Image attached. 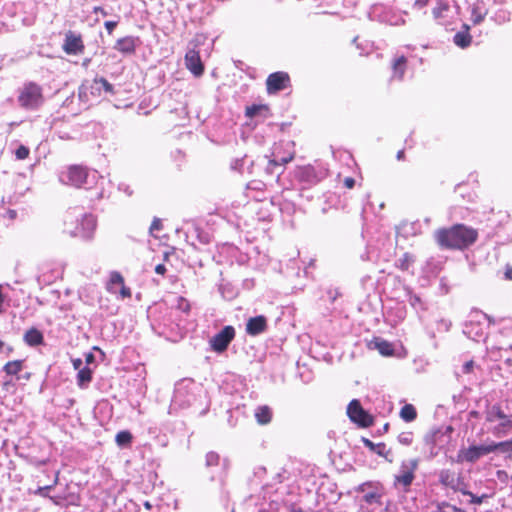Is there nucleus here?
<instances>
[{"mask_svg": "<svg viewBox=\"0 0 512 512\" xmlns=\"http://www.w3.org/2000/svg\"><path fill=\"white\" fill-rule=\"evenodd\" d=\"M488 9L484 0H476L471 6V20L474 25L480 24L486 17Z\"/></svg>", "mask_w": 512, "mask_h": 512, "instance_id": "obj_26", "label": "nucleus"}, {"mask_svg": "<svg viewBox=\"0 0 512 512\" xmlns=\"http://www.w3.org/2000/svg\"><path fill=\"white\" fill-rule=\"evenodd\" d=\"M462 493L464 495L470 496L471 499H470L469 503L475 504V505L481 504L483 502V500L487 497V494H482L481 496H477L468 490H462Z\"/></svg>", "mask_w": 512, "mask_h": 512, "instance_id": "obj_53", "label": "nucleus"}, {"mask_svg": "<svg viewBox=\"0 0 512 512\" xmlns=\"http://www.w3.org/2000/svg\"><path fill=\"white\" fill-rule=\"evenodd\" d=\"M400 418L406 422H413L417 418V410L412 404H405L400 410Z\"/></svg>", "mask_w": 512, "mask_h": 512, "instance_id": "obj_39", "label": "nucleus"}, {"mask_svg": "<svg viewBox=\"0 0 512 512\" xmlns=\"http://www.w3.org/2000/svg\"><path fill=\"white\" fill-rule=\"evenodd\" d=\"M193 233L196 235L197 237V240L201 243V244H209L211 242V234L205 230H203L202 228L200 227H195L193 229Z\"/></svg>", "mask_w": 512, "mask_h": 512, "instance_id": "obj_48", "label": "nucleus"}, {"mask_svg": "<svg viewBox=\"0 0 512 512\" xmlns=\"http://www.w3.org/2000/svg\"><path fill=\"white\" fill-rule=\"evenodd\" d=\"M481 320H487L488 325L494 324L492 317L475 309L471 312L470 319L464 323L463 334L475 342L485 341L487 339V332Z\"/></svg>", "mask_w": 512, "mask_h": 512, "instance_id": "obj_6", "label": "nucleus"}, {"mask_svg": "<svg viewBox=\"0 0 512 512\" xmlns=\"http://www.w3.org/2000/svg\"><path fill=\"white\" fill-rule=\"evenodd\" d=\"M474 364L473 360L466 361L462 366V372L464 374H470L473 371Z\"/></svg>", "mask_w": 512, "mask_h": 512, "instance_id": "obj_64", "label": "nucleus"}, {"mask_svg": "<svg viewBox=\"0 0 512 512\" xmlns=\"http://www.w3.org/2000/svg\"><path fill=\"white\" fill-rule=\"evenodd\" d=\"M65 498V506H79L80 505V496L78 493L74 492H64Z\"/></svg>", "mask_w": 512, "mask_h": 512, "instance_id": "obj_51", "label": "nucleus"}, {"mask_svg": "<svg viewBox=\"0 0 512 512\" xmlns=\"http://www.w3.org/2000/svg\"><path fill=\"white\" fill-rule=\"evenodd\" d=\"M454 192L459 195L464 202L471 203L474 201L475 193L468 188L465 182L458 183L454 188Z\"/></svg>", "mask_w": 512, "mask_h": 512, "instance_id": "obj_34", "label": "nucleus"}, {"mask_svg": "<svg viewBox=\"0 0 512 512\" xmlns=\"http://www.w3.org/2000/svg\"><path fill=\"white\" fill-rule=\"evenodd\" d=\"M89 86H90V81L85 80L78 87V98L81 102L87 103L89 101L88 94L91 95V89L89 88Z\"/></svg>", "mask_w": 512, "mask_h": 512, "instance_id": "obj_45", "label": "nucleus"}, {"mask_svg": "<svg viewBox=\"0 0 512 512\" xmlns=\"http://www.w3.org/2000/svg\"><path fill=\"white\" fill-rule=\"evenodd\" d=\"M49 499L53 502V504H55L57 506H60V507L65 506L64 492L55 494V495H50Z\"/></svg>", "mask_w": 512, "mask_h": 512, "instance_id": "obj_57", "label": "nucleus"}, {"mask_svg": "<svg viewBox=\"0 0 512 512\" xmlns=\"http://www.w3.org/2000/svg\"><path fill=\"white\" fill-rule=\"evenodd\" d=\"M163 228V225H162V221L160 218H157V217H154L151 225H150V228H149V232L150 234L153 235V232L154 231H160L161 229Z\"/></svg>", "mask_w": 512, "mask_h": 512, "instance_id": "obj_60", "label": "nucleus"}, {"mask_svg": "<svg viewBox=\"0 0 512 512\" xmlns=\"http://www.w3.org/2000/svg\"><path fill=\"white\" fill-rule=\"evenodd\" d=\"M407 296H408V302L409 304L416 310V311H424L426 310V305L421 299V297L417 294H414L411 289H407Z\"/></svg>", "mask_w": 512, "mask_h": 512, "instance_id": "obj_41", "label": "nucleus"}, {"mask_svg": "<svg viewBox=\"0 0 512 512\" xmlns=\"http://www.w3.org/2000/svg\"><path fill=\"white\" fill-rule=\"evenodd\" d=\"M486 421L494 422L496 419H506V414L503 412L500 404L490 405V401L485 402Z\"/></svg>", "mask_w": 512, "mask_h": 512, "instance_id": "obj_30", "label": "nucleus"}, {"mask_svg": "<svg viewBox=\"0 0 512 512\" xmlns=\"http://www.w3.org/2000/svg\"><path fill=\"white\" fill-rule=\"evenodd\" d=\"M93 378V370L84 366L82 369H79L76 376L77 385L81 389H85L89 386Z\"/></svg>", "mask_w": 512, "mask_h": 512, "instance_id": "obj_32", "label": "nucleus"}, {"mask_svg": "<svg viewBox=\"0 0 512 512\" xmlns=\"http://www.w3.org/2000/svg\"><path fill=\"white\" fill-rule=\"evenodd\" d=\"M23 340L28 346L36 347L44 344V335L38 328L31 327L25 332Z\"/></svg>", "mask_w": 512, "mask_h": 512, "instance_id": "obj_27", "label": "nucleus"}, {"mask_svg": "<svg viewBox=\"0 0 512 512\" xmlns=\"http://www.w3.org/2000/svg\"><path fill=\"white\" fill-rule=\"evenodd\" d=\"M353 492L360 494L356 496L355 500L367 506H383V499L387 494V488L379 480H368L355 486L352 490L348 491V495Z\"/></svg>", "mask_w": 512, "mask_h": 512, "instance_id": "obj_4", "label": "nucleus"}, {"mask_svg": "<svg viewBox=\"0 0 512 512\" xmlns=\"http://www.w3.org/2000/svg\"><path fill=\"white\" fill-rule=\"evenodd\" d=\"M415 262V256L409 252H405L396 260V267L402 271H408L410 266Z\"/></svg>", "mask_w": 512, "mask_h": 512, "instance_id": "obj_40", "label": "nucleus"}, {"mask_svg": "<svg viewBox=\"0 0 512 512\" xmlns=\"http://www.w3.org/2000/svg\"><path fill=\"white\" fill-rule=\"evenodd\" d=\"M62 49L67 55L82 54L85 49V46L81 34L69 30L65 34Z\"/></svg>", "mask_w": 512, "mask_h": 512, "instance_id": "obj_18", "label": "nucleus"}, {"mask_svg": "<svg viewBox=\"0 0 512 512\" xmlns=\"http://www.w3.org/2000/svg\"><path fill=\"white\" fill-rule=\"evenodd\" d=\"M140 43L139 37L129 35L119 38L114 44L113 49L122 53L124 56L133 55Z\"/></svg>", "mask_w": 512, "mask_h": 512, "instance_id": "obj_20", "label": "nucleus"}, {"mask_svg": "<svg viewBox=\"0 0 512 512\" xmlns=\"http://www.w3.org/2000/svg\"><path fill=\"white\" fill-rule=\"evenodd\" d=\"M290 146H294V142L274 144L271 154L268 156L285 168V165L291 162L295 155V151Z\"/></svg>", "mask_w": 512, "mask_h": 512, "instance_id": "obj_17", "label": "nucleus"}, {"mask_svg": "<svg viewBox=\"0 0 512 512\" xmlns=\"http://www.w3.org/2000/svg\"><path fill=\"white\" fill-rule=\"evenodd\" d=\"M94 352H97L100 356V361H103L106 358L105 353L98 346H93L92 351L85 353V362L86 366L90 367V365L95 364L97 362L96 355Z\"/></svg>", "mask_w": 512, "mask_h": 512, "instance_id": "obj_43", "label": "nucleus"}, {"mask_svg": "<svg viewBox=\"0 0 512 512\" xmlns=\"http://www.w3.org/2000/svg\"><path fill=\"white\" fill-rule=\"evenodd\" d=\"M439 482L446 487L455 489V477L454 474L447 469H444L439 474Z\"/></svg>", "mask_w": 512, "mask_h": 512, "instance_id": "obj_44", "label": "nucleus"}, {"mask_svg": "<svg viewBox=\"0 0 512 512\" xmlns=\"http://www.w3.org/2000/svg\"><path fill=\"white\" fill-rule=\"evenodd\" d=\"M109 283L111 285H119V286H121V285L124 284V278H123V276L119 272L113 271L110 274Z\"/></svg>", "mask_w": 512, "mask_h": 512, "instance_id": "obj_56", "label": "nucleus"}, {"mask_svg": "<svg viewBox=\"0 0 512 512\" xmlns=\"http://www.w3.org/2000/svg\"><path fill=\"white\" fill-rule=\"evenodd\" d=\"M23 368V360L9 361L3 366V371L10 376L17 375Z\"/></svg>", "mask_w": 512, "mask_h": 512, "instance_id": "obj_42", "label": "nucleus"}, {"mask_svg": "<svg viewBox=\"0 0 512 512\" xmlns=\"http://www.w3.org/2000/svg\"><path fill=\"white\" fill-rule=\"evenodd\" d=\"M437 5L433 8L432 14L435 19L443 17V13L449 10V4L442 0H436Z\"/></svg>", "mask_w": 512, "mask_h": 512, "instance_id": "obj_47", "label": "nucleus"}, {"mask_svg": "<svg viewBox=\"0 0 512 512\" xmlns=\"http://www.w3.org/2000/svg\"><path fill=\"white\" fill-rule=\"evenodd\" d=\"M269 506L272 511L277 512H304L300 507H297L295 503L284 502L282 504H279L277 502L272 501L269 504Z\"/></svg>", "mask_w": 512, "mask_h": 512, "instance_id": "obj_38", "label": "nucleus"}, {"mask_svg": "<svg viewBox=\"0 0 512 512\" xmlns=\"http://www.w3.org/2000/svg\"><path fill=\"white\" fill-rule=\"evenodd\" d=\"M421 224L419 221L408 222L402 221L396 228V232L398 236L403 238H409L411 236H416L420 233Z\"/></svg>", "mask_w": 512, "mask_h": 512, "instance_id": "obj_24", "label": "nucleus"}, {"mask_svg": "<svg viewBox=\"0 0 512 512\" xmlns=\"http://www.w3.org/2000/svg\"><path fill=\"white\" fill-rule=\"evenodd\" d=\"M497 448L498 452L506 453V452H512V438L497 442Z\"/></svg>", "mask_w": 512, "mask_h": 512, "instance_id": "obj_54", "label": "nucleus"}, {"mask_svg": "<svg viewBox=\"0 0 512 512\" xmlns=\"http://www.w3.org/2000/svg\"><path fill=\"white\" fill-rule=\"evenodd\" d=\"M450 327H451V321L446 320V319H441L437 325L438 331L447 332V331H449Z\"/></svg>", "mask_w": 512, "mask_h": 512, "instance_id": "obj_62", "label": "nucleus"}, {"mask_svg": "<svg viewBox=\"0 0 512 512\" xmlns=\"http://www.w3.org/2000/svg\"><path fill=\"white\" fill-rule=\"evenodd\" d=\"M399 443L409 446L413 441V433L412 432H402L398 435Z\"/></svg>", "mask_w": 512, "mask_h": 512, "instance_id": "obj_55", "label": "nucleus"}, {"mask_svg": "<svg viewBox=\"0 0 512 512\" xmlns=\"http://www.w3.org/2000/svg\"><path fill=\"white\" fill-rule=\"evenodd\" d=\"M255 167L263 168L266 176L271 179H275L276 181L279 180L280 176L285 171L284 167L268 155L259 157L256 161L251 160L248 166V173H253Z\"/></svg>", "mask_w": 512, "mask_h": 512, "instance_id": "obj_12", "label": "nucleus"}, {"mask_svg": "<svg viewBox=\"0 0 512 512\" xmlns=\"http://www.w3.org/2000/svg\"><path fill=\"white\" fill-rule=\"evenodd\" d=\"M445 433L442 428H433L430 432H428L424 436V442L428 446H437L440 442H442V438H444Z\"/></svg>", "mask_w": 512, "mask_h": 512, "instance_id": "obj_35", "label": "nucleus"}, {"mask_svg": "<svg viewBox=\"0 0 512 512\" xmlns=\"http://www.w3.org/2000/svg\"><path fill=\"white\" fill-rule=\"evenodd\" d=\"M361 442L370 451H372L373 453L377 454L380 457H384L388 462L393 461L391 458L388 457V455L391 454V450L386 449L385 443L381 442L376 444L366 437H362Z\"/></svg>", "mask_w": 512, "mask_h": 512, "instance_id": "obj_25", "label": "nucleus"}, {"mask_svg": "<svg viewBox=\"0 0 512 512\" xmlns=\"http://www.w3.org/2000/svg\"><path fill=\"white\" fill-rule=\"evenodd\" d=\"M118 190L123 192V193H125L127 196H132L133 195V190L125 182H120L118 184Z\"/></svg>", "mask_w": 512, "mask_h": 512, "instance_id": "obj_63", "label": "nucleus"}, {"mask_svg": "<svg viewBox=\"0 0 512 512\" xmlns=\"http://www.w3.org/2000/svg\"><path fill=\"white\" fill-rule=\"evenodd\" d=\"M99 180H103V177L97 170L76 164L70 165L66 171L59 175L61 183L86 190L96 188Z\"/></svg>", "mask_w": 512, "mask_h": 512, "instance_id": "obj_3", "label": "nucleus"}, {"mask_svg": "<svg viewBox=\"0 0 512 512\" xmlns=\"http://www.w3.org/2000/svg\"><path fill=\"white\" fill-rule=\"evenodd\" d=\"M193 409L200 416L209 411V402L202 390L196 387L192 379H181L176 382L173 397L169 406V414H176L181 410Z\"/></svg>", "mask_w": 512, "mask_h": 512, "instance_id": "obj_1", "label": "nucleus"}, {"mask_svg": "<svg viewBox=\"0 0 512 512\" xmlns=\"http://www.w3.org/2000/svg\"><path fill=\"white\" fill-rule=\"evenodd\" d=\"M245 117L250 120V123H247V125H252L253 122L254 126H256L258 123L272 117V112L267 104L253 103L246 106Z\"/></svg>", "mask_w": 512, "mask_h": 512, "instance_id": "obj_16", "label": "nucleus"}, {"mask_svg": "<svg viewBox=\"0 0 512 512\" xmlns=\"http://www.w3.org/2000/svg\"><path fill=\"white\" fill-rule=\"evenodd\" d=\"M350 421L360 428H368L374 424V416L365 410L359 399H352L346 410Z\"/></svg>", "mask_w": 512, "mask_h": 512, "instance_id": "obj_11", "label": "nucleus"}, {"mask_svg": "<svg viewBox=\"0 0 512 512\" xmlns=\"http://www.w3.org/2000/svg\"><path fill=\"white\" fill-rule=\"evenodd\" d=\"M250 161L251 160H249L247 155H245L242 158L234 159L231 162V169L235 170V171H238L240 173H243L244 172V166L246 165L248 167L249 164H250Z\"/></svg>", "mask_w": 512, "mask_h": 512, "instance_id": "obj_46", "label": "nucleus"}, {"mask_svg": "<svg viewBox=\"0 0 512 512\" xmlns=\"http://www.w3.org/2000/svg\"><path fill=\"white\" fill-rule=\"evenodd\" d=\"M483 449H484L485 455H487L489 453H493V452H498L497 442L492 441L489 444H483Z\"/></svg>", "mask_w": 512, "mask_h": 512, "instance_id": "obj_61", "label": "nucleus"}, {"mask_svg": "<svg viewBox=\"0 0 512 512\" xmlns=\"http://www.w3.org/2000/svg\"><path fill=\"white\" fill-rule=\"evenodd\" d=\"M268 328V320L264 315L250 317L246 322V333L249 336H258Z\"/></svg>", "mask_w": 512, "mask_h": 512, "instance_id": "obj_21", "label": "nucleus"}, {"mask_svg": "<svg viewBox=\"0 0 512 512\" xmlns=\"http://www.w3.org/2000/svg\"><path fill=\"white\" fill-rule=\"evenodd\" d=\"M289 87H291V79L287 72H273L266 79V90L269 95L277 94Z\"/></svg>", "mask_w": 512, "mask_h": 512, "instance_id": "obj_15", "label": "nucleus"}, {"mask_svg": "<svg viewBox=\"0 0 512 512\" xmlns=\"http://www.w3.org/2000/svg\"><path fill=\"white\" fill-rule=\"evenodd\" d=\"M17 105L27 112L39 111L45 103L42 87L36 82H26L17 90Z\"/></svg>", "mask_w": 512, "mask_h": 512, "instance_id": "obj_5", "label": "nucleus"}, {"mask_svg": "<svg viewBox=\"0 0 512 512\" xmlns=\"http://www.w3.org/2000/svg\"><path fill=\"white\" fill-rule=\"evenodd\" d=\"M205 37L197 35L188 46L185 54L186 68L195 76L200 77L204 73V64L200 57V49L198 47L204 42Z\"/></svg>", "mask_w": 512, "mask_h": 512, "instance_id": "obj_8", "label": "nucleus"}, {"mask_svg": "<svg viewBox=\"0 0 512 512\" xmlns=\"http://www.w3.org/2000/svg\"><path fill=\"white\" fill-rule=\"evenodd\" d=\"M52 489H54V485H46L43 487H38V489L35 491V494L40 495L42 497L49 498V496H50L49 493Z\"/></svg>", "mask_w": 512, "mask_h": 512, "instance_id": "obj_59", "label": "nucleus"}, {"mask_svg": "<svg viewBox=\"0 0 512 512\" xmlns=\"http://www.w3.org/2000/svg\"><path fill=\"white\" fill-rule=\"evenodd\" d=\"M91 95L94 97H100L102 93L115 95L117 93L115 86L111 84L104 77H95L92 81H90Z\"/></svg>", "mask_w": 512, "mask_h": 512, "instance_id": "obj_19", "label": "nucleus"}, {"mask_svg": "<svg viewBox=\"0 0 512 512\" xmlns=\"http://www.w3.org/2000/svg\"><path fill=\"white\" fill-rule=\"evenodd\" d=\"M235 337V327L225 325L209 339V349L218 355H222L228 350Z\"/></svg>", "mask_w": 512, "mask_h": 512, "instance_id": "obj_10", "label": "nucleus"}, {"mask_svg": "<svg viewBox=\"0 0 512 512\" xmlns=\"http://www.w3.org/2000/svg\"><path fill=\"white\" fill-rule=\"evenodd\" d=\"M485 456L483 444H472L467 449H460L457 456V461H466L468 463H475L481 457Z\"/></svg>", "mask_w": 512, "mask_h": 512, "instance_id": "obj_22", "label": "nucleus"}, {"mask_svg": "<svg viewBox=\"0 0 512 512\" xmlns=\"http://www.w3.org/2000/svg\"><path fill=\"white\" fill-rule=\"evenodd\" d=\"M190 308L191 306L188 300L180 296L177 298V305L173 307V310H175L176 315H179V312L188 313Z\"/></svg>", "mask_w": 512, "mask_h": 512, "instance_id": "obj_50", "label": "nucleus"}, {"mask_svg": "<svg viewBox=\"0 0 512 512\" xmlns=\"http://www.w3.org/2000/svg\"><path fill=\"white\" fill-rule=\"evenodd\" d=\"M321 489H326L332 495L330 501L333 503H337L342 497V493L337 492L336 483H328L327 486L323 484Z\"/></svg>", "mask_w": 512, "mask_h": 512, "instance_id": "obj_49", "label": "nucleus"}, {"mask_svg": "<svg viewBox=\"0 0 512 512\" xmlns=\"http://www.w3.org/2000/svg\"><path fill=\"white\" fill-rule=\"evenodd\" d=\"M255 418L261 425H266L272 420V410L269 406H259L255 411Z\"/></svg>", "mask_w": 512, "mask_h": 512, "instance_id": "obj_37", "label": "nucleus"}, {"mask_svg": "<svg viewBox=\"0 0 512 512\" xmlns=\"http://www.w3.org/2000/svg\"><path fill=\"white\" fill-rule=\"evenodd\" d=\"M30 149L25 145H19L15 150V157L18 160H24L28 158Z\"/></svg>", "mask_w": 512, "mask_h": 512, "instance_id": "obj_52", "label": "nucleus"}, {"mask_svg": "<svg viewBox=\"0 0 512 512\" xmlns=\"http://www.w3.org/2000/svg\"><path fill=\"white\" fill-rule=\"evenodd\" d=\"M155 312H158L161 316L159 317V324L164 327H170L172 329L173 325L179 327L176 321L179 320V315L175 314V310L173 307H168L166 304H160L155 309Z\"/></svg>", "mask_w": 512, "mask_h": 512, "instance_id": "obj_23", "label": "nucleus"}, {"mask_svg": "<svg viewBox=\"0 0 512 512\" xmlns=\"http://www.w3.org/2000/svg\"><path fill=\"white\" fill-rule=\"evenodd\" d=\"M328 175V170L323 167L306 165L298 167L295 171L296 179L305 185H315Z\"/></svg>", "mask_w": 512, "mask_h": 512, "instance_id": "obj_13", "label": "nucleus"}, {"mask_svg": "<svg viewBox=\"0 0 512 512\" xmlns=\"http://www.w3.org/2000/svg\"><path fill=\"white\" fill-rule=\"evenodd\" d=\"M134 436L130 430H120L115 435V443L120 449H129L132 447Z\"/></svg>", "mask_w": 512, "mask_h": 512, "instance_id": "obj_31", "label": "nucleus"}, {"mask_svg": "<svg viewBox=\"0 0 512 512\" xmlns=\"http://www.w3.org/2000/svg\"><path fill=\"white\" fill-rule=\"evenodd\" d=\"M205 468L210 473V481L218 479L221 486H224L226 474L230 468V460L228 458H221L219 453L209 451L205 455Z\"/></svg>", "mask_w": 512, "mask_h": 512, "instance_id": "obj_7", "label": "nucleus"}, {"mask_svg": "<svg viewBox=\"0 0 512 512\" xmlns=\"http://www.w3.org/2000/svg\"><path fill=\"white\" fill-rule=\"evenodd\" d=\"M463 30L458 31L454 37L453 42L459 48L465 49L470 46L472 42V36L469 33L470 27L467 24H463Z\"/></svg>", "mask_w": 512, "mask_h": 512, "instance_id": "obj_29", "label": "nucleus"}, {"mask_svg": "<svg viewBox=\"0 0 512 512\" xmlns=\"http://www.w3.org/2000/svg\"><path fill=\"white\" fill-rule=\"evenodd\" d=\"M96 226V218L92 214H84L80 222L69 233L72 237H79L84 241H91L94 238Z\"/></svg>", "mask_w": 512, "mask_h": 512, "instance_id": "obj_14", "label": "nucleus"}, {"mask_svg": "<svg viewBox=\"0 0 512 512\" xmlns=\"http://www.w3.org/2000/svg\"><path fill=\"white\" fill-rule=\"evenodd\" d=\"M36 282L38 286L42 289L44 286L51 284L52 279L51 276L43 274L36 277Z\"/></svg>", "mask_w": 512, "mask_h": 512, "instance_id": "obj_58", "label": "nucleus"}, {"mask_svg": "<svg viewBox=\"0 0 512 512\" xmlns=\"http://www.w3.org/2000/svg\"><path fill=\"white\" fill-rule=\"evenodd\" d=\"M369 347L377 349L382 356H392L394 354L393 345L381 337H374L369 343Z\"/></svg>", "mask_w": 512, "mask_h": 512, "instance_id": "obj_28", "label": "nucleus"}, {"mask_svg": "<svg viewBox=\"0 0 512 512\" xmlns=\"http://www.w3.org/2000/svg\"><path fill=\"white\" fill-rule=\"evenodd\" d=\"M477 237V231L464 224H455L451 228L439 229L436 232L437 243L445 249H467L476 242Z\"/></svg>", "mask_w": 512, "mask_h": 512, "instance_id": "obj_2", "label": "nucleus"}, {"mask_svg": "<svg viewBox=\"0 0 512 512\" xmlns=\"http://www.w3.org/2000/svg\"><path fill=\"white\" fill-rule=\"evenodd\" d=\"M406 66L407 58L404 55L395 58L392 63L393 77L401 80L406 71Z\"/></svg>", "mask_w": 512, "mask_h": 512, "instance_id": "obj_36", "label": "nucleus"}, {"mask_svg": "<svg viewBox=\"0 0 512 512\" xmlns=\"http://www.w3.org/2000/svg\"><path fill=\"white\" fill-rule=\"evenodd\" d=\"M218 290L222 298L227 301L234 300L239 294L238 288L230 282H222L219 285Z\"/></svg>", "mask_w": 512, "mask_h": 512, "instance_id": "obj_33", "label": "nucleus"}, {"mask_svg": "<svg viewBox=\"0 0 512 512\" xmlns=\"http://www.w3.org/2000/svg\"><path fill=\"white\" fill-rule=\"evenodd\" d=\"M419 465V459L403 460L401 462L399 473L394 476L393 485L396 489L401 488L403 492H409L410 487L415 480V471Z\"/></svg>", "mask_w": 512, "mask_h": 512, "instance_id": "obj_9", "label": "nucleus"}]
</instances>
